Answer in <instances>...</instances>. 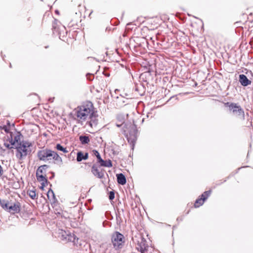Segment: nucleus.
Returning a JSON list of instances; mask_svg holds the SVG:
<instances>
[{"instance_id": "nucleus-1", "label": "nucleus", "mask_w": 253, "mask_h": 253, "mask_svg": "<svg viewBox=\"0 0 253 253\" xmlns=\"http://www.w3.org/2000/svg\"><path fill=\"white\" fill-rule=\"evenodd\" d=\"M92 111V109L88 106H81L78 107L75 110V118L78 123H82L88 118Z\"/></svg>"}, {"instance_id": "nucleus-2", "label": "nucleus", "mask_w": 253, "mask_h": 253, "mask_svg": "<svg viewBox=\"0 0 253 253\" xmlns=\"http://www.w3.org/2000/svg\"><path fill=\"white\" fill-rule=\"evenodd\" d=\"M125 126H126V129L128 131V133H126L127 139L128 142L133 147L134 143L137 139V130L136 126L134 124L125 125ZM126 131V130H124L125 132Z\"/></svg>"}, {"instance_id": "nucleus-3", "label": "nucleus", "mask_w": 253, "mask_h": 253, "mask_svg": "<svg viewBox=\"0 0 253 253\" xmlns=\"http://www.w3.org/2000/svg\"><path fill=\"white\" fill-rule=\"evenodd\" d=\"M224 105L225 106L229 107V110L233 115L237 117L241 116L243 118H244V111L238 104L228 102L225 103Z\"/></svg>"}, {"instance_id": "nucleus-4", "label": "nucleus", "mask_w": 253, "mask_h": 253, "mask_svg": "<svg viewBox=\"0 0 253 253\" xmlns=\"http://www.w3.org/2000/svg\"><path fill=\"white\" fill-rule=\"evenodd\" d=\"M15 148L16 150L15 154L16 157L20 161L23 160L31 152V150L25 148V145H16Z\"/></svg>"}, {"instance_id": "nucleus-5", "label": "nucleus", "mask_w": 253, "mask_h": 253, "mask_svg": "<svg viewBox=\"0 0 253 253\" xmlns=\"http://www.w3.org/2000/svg\"><path fill=\"white\" fill-rule=\"evenodd\" d=\"M124 236L119 232H116L112 237V242L114 247L116 249L121 248L122 243H123Z\"/></svg>"}, {"instance_id": "nucleus-6", "label": "nucleus", "mask_w": 253, "mask_h": 253, "mask_svg": "<svg viewBox=\"0 0 253 253\" xmlns=\"http://www.w3.org/2000/svg\"><path fill=\"white\" fill-rule=\"evenodd\" d=\"M51 152V150L47 148L40 150L37 152V157L40 161L48 162Z\"/></svg>"}, {"instance_id": "nucleus-7", "label": "nucleus", "mask_w": 253, "mask_h": 253, "mask_svg": "<svg viewBox=\"0 0 253 253\" xmlns=\"http://www.w3.org/2000/svg\"><path fill=\"white\" fill-rule=\"evenodd\" d=\"M53 161L55 165L61 167L63 165V162L62 158L54 151L51 150L50 156H49L48 162H50Z\"/></svg>"}, {"instance_id": "nucleus-8", "label": "nucleus", "mask_w": 253, "mask_h": 253, "mask_svg": "<svg viewBox=\"0 0 253 253\" xmlns=\"http://www.w3.org/2000/svg\"><path fill=\"white\" fill-rule=\"evenodd\" d=\"M88 117L90 121L87 122L86 124L91 127H95L98 124V115L97 113L92 111Z\"/></svg>"}, {"instance_id": "nucleus-9", "label": "nucleus", "mask_w": 253, "mask_h": 253, "mask_svg": "<svg viewBox=\"0 0 253 253\" xmlns=\"http://www.w3.org/2000/svg\"><path fill=\"white\" fill-rule=\"evenodd\" d=\"M9 212L18 213L20 211V204L19 202L10 203L7 210Z\"/></svg>"}, {"instance_id": "nucleus-10", "label": "nucleus", "mask_w": 253, "mask_h": 253, "mask_svg": "<svg viewBox=\"0 0 253 253\" xmlns=\"http://www.w3.org/2000/svg\"><path fill=\"white\" fill-rule=\"evenodd\" d=\"M138 250L141 253H150L148 252L149 246L146 244V241L143 238L142 241L138 244Z\"/></svg>"}, {"instance_id": "nucleus-11", "label": "nucleus", "mask_w": 253, "mask_h": 253, "mask_svg": "<svg viewBox=\"0 0 253 253\" xmlns=\"http://www.w3.org/2000/svg\"><path fill=\"white\" fill-rule=\"evenodd\" d=\"M23 136L20 132H18L14 136V138H12V136H11V139L10 140V143L11 145H14L15 146L16 145H19V143H21V138Z\"/></svg>"}, {"instance_id": "nucleus-12", "label": "nucleus", "mask_w": 253, "mask_h": 253, "mask_svg": "<svg viewBox=\"0 0 253 253\" xmlns=\"http://www.w3.org/2000/svg\"><path fill=\"white\" fill-rule=\"evenodd\" d=\"M91 172L93 175L99 178H102L104 177V172L102 170H100L98 167L93 165L91 168Z\"/></svg>"}, {"instance_id": "nucleus-13", "label": "nucleus", "mask_w": 253, "mask_h": 253, "mask_svg": "<svg viewBox=\"0 0 253 253\" xmlns=\"http://www.w3.org/2000/svg\"><path fill=\"white\" fill-rule=\"evenodd\" d=\"M239 79L240 84L243 86H246L251 84V81L249 80L247 76L244 74L240 75Z\"/></svg>"}, {"instance_id": "nucleus-14", "label": "nucleus", "mask_w": 253, "mask_h": 253, "mask_svg": "<svg viewBox=\"0 0 253 253\" xmlns=\"http://www.w3.org/2000/svg\"><path fill=\"white\" fill-rule=\"evenodd\" d=\"M64 233L62 234V236L64 237V238L67 240L69 242H71L74 243V244H76V237L75 236L74 234H71V233H67L66 231H64Z\"/></svg>"}, {"instance_id": "nucleus-15", "label": "nucleus", "mask_w": 253, "mask_h": 253, "mask_svg": "<svg viewBox=\"0 0 253 253\" xmlns=\"http://www.w3.org/2000/svg\"><path fill=\"white\" fill-rule=\"evenodd\" d=\"M88 154L87 153L84 154L82 151H79L77 154V161L78 162H81L82 160H85L87 159Z\"/></svg>"}, {"instance_id": "nucleus-16", "label": "nucleus", "mask_w": 253, "mask_h": 253, "mask_svg": "<svg viewBox=\"0 0 253 253\" xmlns=\"http://www.w3.org/2000/svg\"><path fill=\"white\" fill-rule=\"evenodd\" d=\"M117 182L121 185H124L126 183V178L125 175L122 173L117 174Z\"/></svg>"}, {"instance_id": "nucleus-17", "label": "nucleus", "mask_w": 253, "mask_h": 253, "mask_svg": "<svg viewBox=\"0 0 253 253\" xmlns=\"http://www.w3.org/2000/svg\"><path fill=\"white\" fill-rule=\"evenodd\" d=\"M98 163L100 164V166L105 167H111L112 166V162L110 160H108L107 161H105L102 159H101L98 162Z\"/></svg>"}, {"instance_id": "nucleus-18", "label": "nucleus", "mask_w": 253, "mask_h": 253, "mask_svg": "<svg viewBox=\"0 0 253 253\" xmlns=\"http://www.w3.org/2000/svg\"><path fill=\"white\" fill-rule=\"evenodd\" d=\"M79 140L83 145H85L89 142L90 139L88 136L82 135L79 136Z\"/></svg>"}, {"instance_id": "nucleus-19", "label": "nucleus", "mask_w": 253, "mask_h": 253, "mask_svg": "<svg viewBox=\"0 0 253 253\" xmlns=\"http://www.w3.org/2000/svg\"><path fill=\"white\" fill-rule=\"evenodd\" d=\"M48 168L49 166L47 165H43L40 166L37 170L36 174H38L40 173H42L43 171Z\"/></svg>"}, {"instance_id": "nucleus-20", "label": "nucleus", "mask_w": 253, "mask_h": 253, "mask_svg": "<svg viewBox=\"0 0 253 253\" xmlns=\"http://www.w3.org/2000/svg\"><path fill=\"white\" fill-rule=\"evenodd\" d=\"M10 203H9L7 201L5 200H0V205L1 207L4 209L7 210L8 207Z\"/></svg>"}, {"instance_id": "nucleus-21", "label": "nucleus", "mask_w": 253, "mask_h": 253, "mask_svg": "<svg viewBox=\"0 0 253 253\" xmlns=\"http://www.w3.org/2000/svg\"><path fill=\"white\" fill-rule=\"evenodd\" d=\"M37 178L39 181H41L42 182H45V183H48V180L47 178L45 177V176H43L42 174L40 175L39 174H37Z\"/></svg>"}, {"instance_id": "nucleus-22", "label": "nucleus", "mask_w": 253, "mask_h": 253, "mask_svg": "<svg viewBox=\"0 0 253 253\" xmlns=\"http://www.w3.org/2000/svg\"><path fill=\"white\" fill-rule=\"evenodd\" d=\"M205 201H204V200L202 198H199L197 199L196 200L195 203L194 204V207L195 208H199V207L203 205L204 202Z\"/></svg>"}, {"instance_id": "nucleus-23", "label": "nucleus", "mask_w": 253, "mask_h": 253, "mask_svg": "<svg viewBox=\"0 0 253 253\" xmlns=\"http://www.w3.org/2000/svg\"><path fill=\"white\" fill-rule=\"evenodd\" d=\"M55 148L58 151H62L64 153H67L68 152V151L67 150V148L66 147H64L60 144H57Z\"/></svg>"}, {"instance_id": "nucleus-24", "label": "nucleus", "mask_w": 253, "mask_h": 253, "mask_svg": "<svg viewBox=\"0 0 253 253\" xmlns=\"http://www.w3.org/2000/svg\"><path fill=\"white\" fill-rule=\"evenodd\" d=\"M211 192V190L205 191L201 195V198H202L204 200V201H206L210 196Z\"/></svg>"}, {"instance_id": "nucleus-25", "label": "nucleus", "mask_w": 253, "mask_h": 253, "mask_svg": "<svg viewBox=\"0 0 253 253\" xmlns=\"http://www.w3.org/2000/svg\"><path fill=\"white\" fill-rule=\"evenodd\" d=\"M27 193L28 195L31 199L34 200L37 198L36 193L35 190H28Z\"/></svg>"}, {"instance_id": "nucleus-26", "label": "nucleus", "mask_w": 253, "mask_h": 253, "mask_svg": "<svg viewBox=\"0 0 253 253\" xmlns=\"http://www.w3.org/2000/svg\"><path fill=\"white\" fill-rule=\"evenodd\" d=\"M117 99L118 100V102H119V103L120 104V105H123L125 103V104L128 103V102H127L128 99L127 98H126L123 96H121L120 98H119V97H117Z\"/></svg>"}, {"instance_id": "nucleus-27", "label": "nucleus", "mask_w": 253, "mask_h": 253, "mask_svg": "<svg viewBox=\"0 0 253 253\" xmlns=\"http://www.w3.org/2000/svg\"><path fill=\"white\" fill-rule=\"evenodd\" d=\"M19 145H25V148L29 149V148L32 146V143L28 141H22L21 143H19Z\"/></svg>"}, {"instance_id": "nucleus-28", "label": "nucleus", "mask_w": 253, "mask_h": 253, "mask_svg": "<svg viewBox=\"0 0 253 253\" xmlns=\"http://www.w3.org/2000/svg\"><path fill=\"white\" fill-rule=\"evenodd\" d=\"M93 155L95 156L97 159V162H98L101 158L99 153L95 150L92 151Z\"/></svg>"}, {"instance_id": "nucleus-29", "label": "nucleus", "mask_w": 253, "mask_h": 253, "mask_svg": "<svg viewBox=\"0 0 253 253\" xmlns=\"http://www.w3.org/2000/svg\"><path fill=\"white\" fill-rule=\"evenodd\" d=\"M109 198L110 200H112L115 198V193L113 191H110L109 192Z\"/></svg>"}, {"instance_id": "nucleus-30", "label": "nucleus", "mask_w": 253, "mask_h": 253, "mask_svg": "<svg viewBox=\"0 0 253 253\" xmlns=\"http://www.w3.org/2000/svg\"><path fill=\"white\" fill-rule=\"evenodd\" d=\"M47 197L49 198L50 196H53L54 198L55 197L53 191L51 189H49L47 194Z\"/></svg>"}, {"instance_id": "nucleus-31", "label": "nucleus", "mask_w": 253, "mask_h": 253, "mask_svg": "<svg viewBox=\"0 0 253 253\" xmlns=\"http://www.w3.org/2000/svg\"><path fill=\"white\" fill-rule=\"evenodd\" d=\"M86 77L89 81H92L94 78L93 75L89 73L86 74Z\"/></svg>"}, {"instance_id": "nucleus-32", "label": "nucleus", "mask_w": 253, "mask_h": 253, "mask_svg": "<svg viewBox=\"0 0 253 253\" xmlns=\"http://www.w3.org/2000/svg\"><path fill=\"white\" fill-rule=\"evenodd\" d=\"M4 145L8 149H10L13 148V147L11 146L12 145L10 144H8L7 143H4Z\"/></svg>"}, {"instance_id": "nucleus-33", "label": "nucleus", "mask_w": 253, "mask_h": 253, "mask_svg": "<svg viewBox=\"0 0 253 253\" xmlns=\"http://www.w3.org/2000/svg\"><path fill=\"white\" fill-rule=\"evenodd\" d=\"M57 22L58 21L57 20H56V19L54 20V22L53 23V25H52L53 29H56V25L57 24Z\"/></svg>"}, {"instance_id": "nucleus-34", "label": "nucleus", "mask_w": 253, "mask_h": 253, "mask_svg": "<svg viewBox=\"0 0 253 253\" xmlns=\"http://www.w3.org/2000/svg\"><path fill=\"white\" fill-rule=\"evenodd\" d=\"M3 173V170L2 167L0 165V177L2 175Z\"/></svg>"}, {"instance_id": "nucleus-35", "label": "nucleus", "mask_w": 253, "mask_h": 253, "mask_svg": "<svg viewBox=\"0 0 253 253\" xmlns=\"http://www.w3.org/2000/svg\"><path fill=\"white\" fill-rule=\"evenodd\" d=\"M117 118L118 120H120V121L122 122V123H123V122H124V118H123V116H118Z\"/></svg>"}, {"instance_id": "nucleus-36", "label": "nucleus", "mask_w": 253, "mask_h": 253, "mask_svg": "<svg viewBox=\"0 0 253 253\" xmlns=\"http://www.w3.org/2000/svg\"><path fill=\"white\" fill-rule=\"evenodd\" d=\"M41 184H42V186L41 187V189H43L44 187H45V185L47 184V183H45V182H42L41 183Z\"/></svg>"}, {"instance_id": "nucleus-37", "label": "nucleus", "mask_w": 253, "mask_h": 253, "mask_svg": "<svg viewBox=\"0 0 253 253\" xmlns=\"http://www.w3.org/2000/svg\"><path fill=\"white\" fill-rule=\"evenodd\" d=\"M123 125V123H122V124H116V126H117V127H121Z\"/></svg>"}, {"instance_id": "nucleus-38", "label": "nucleus", "mask_w": 253, "mask_h": 253, "mask_svg": "<svg viewBox=\"0 0 253 253\" xmlns=\"http://www.w3.org/2000/svg\"><path fill=\"white\" fill-rule=\"evenodd\" d=\"M4 130L7 132V128L6 126H4Z\"/></svg>"}, {"instance_id": "nucleus-39", "label": "nucleus", "mask_w": 253, "mask_h": 253, "mask_svg": "<svg viewBox=\"0 0 253 253\" xmlns=\"http://www.w3.org/2000/svg\"><path fill=\"white\" fill-rule=\"evenodd\" d=\"M52 174H53V175H52V177H54V172H52Z\"/></svg>"}]
</instances>
